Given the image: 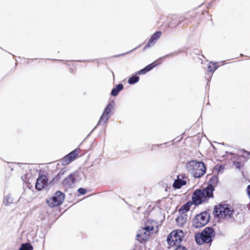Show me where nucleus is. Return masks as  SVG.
<instances>
[{"instance_id":"f257e3e1","label":"nucleus","mask_w":250,"mask_h":250,"mask_svg":"<svg viewBox=\"0 0 250 250\" xmlns=\"http://www.w3.org/2000/svg\"><path fill=\"white\" fill-rule=\"evenodd\" d=\"M188 171L195 178H200L203 176L206 168L204 164L201 162L191 161L186 166Z\"/></svg>"},{"instance_id":"f03ea898","label":"nucleus","mask_w":250,"mask_h":250,"mask_svg":"<svg viewBox=\"0 0 250 250\" xmlns=\"http://www.w3.org/2000/svg\"><path fill=\"white\" fill-rule=\"evenodd\" d=\"M213 188L212 186H208L203 190H196L194 191L192 199L193 204L199 205L205 201L207 198L212 196Z\"/></svg>"},{"instance_id":"7ed1b4c3","label":"nucleus","mask_w":250,"mask_h":250,"mask_svg":"<svg viewBox=\"0 0 250 250\" xmlns=\"http://www.w3.org/2000/svg\"><path fill=\"white\" fill-rule=\"evenodd\" d=\"M158 227V224L154 221H148L144 227H142L137 232V237L138 241L143 243L146 241L153 232L154 229Z\"/></svg>"},{"instance_id":"20e7f679","label":"nucleus","mask_w":250,"mask_h":250,"mask_svg":"<svg viewBox=\"0 0 250 250\" xmlns=\"http://www.w3.org/2000/svg\"><path fill=\"white\" fill-rule=\"evenodd\" d=\"M215 236V232L212 228H205L201 233L196 234L195 240L199 245H202L204 243H209L212 241L213 237Z\"/></svg>"},{"instance_id":"39448f33","label":"nucleus","mask_w":250,"mask_h":250,"mask_svg":"<svg viewBox=\"0 0 250 250\" xmlns=\"http://www.w3.org/2000/svg\"><path fill=\"white\" fill-rule=\"evenodd\" d=\"M214 212L220 219H229L231 217L233 210L228 205H220L215 207Z\"/></svg>"},{"instance_id":"423d86ee","label":"nucleus","mask_w":250,"mask_h":250,"mask_svg":"<svg viewBox=\"0 0 250 250\" xmlns=\"http://www.w3.org/2000/svg\"><path fill=\"white\" fill-rule=\"evenodd\" d=\"M184 236V232L181 229H177L171 232L167 237L168 244L173 247L178 245Z\"/></svg>"},{"instance_id":"0eeeda50","label":"nucleus","mask_w":250,"mask_h":250,"mask_svg":"<svg viewBox=\"0 0 250 250\" xmlns=\"http://www.w3.org/2000/svg\"><path fill=\"white\" fill-rule=\"evenodd\" d=\"M209 215L203 212L197 215L193 219V226L195 228H200L206 225L209 221Z\"/></svg>"},{"instance_id":"6e6552de","label":"nucleus","mask_w":250,"mask_h":250,"mask_svg":"<svg viewBox=\"0 0 250 250\" xmlns=\"http://www.w3.org/2000/svg\"><path fill=\"white\" fill-rule=\"evenodd\" d=\"M64 198V194L60 191H57L52 197L47 200V203L50 207H55L61 204Z\"/></svg>"},{"instance_id":"1a4fd4ad","label":"nucleus","mask_w":250,"mask_h":250,"mask_svg":"<svg viewBox=\"0 0 250 250\" xmlns=\"http://www.w3.org/2000/svg\"><path fill=\"white\" fill-rule=\"evenodd\" d=\"M114 105L115 103L113 101L110 102L108 104L100 118L99 124H100L102 122L105 123L108 120L109 118V116L108 114L113 109Z\"/></svg>"},{"instance_id":"9d476101","label":"nucleus","mask_w":250,"mask_h":250,"mask_svg":"<svg viewBox=\"0 0 250 250\" xmlns=\"http://www.w3.org/2000/svg\"><path fill=\"white\" fill-rule=\"evenodd\" d=\"M187 182V178L184 175H180L177 176V178L175 179L173 184V187L175 189H179L182 186L186 185Z\"/></svg>"},{"instance_id":"9b49d317","label":"nucleus","mask_w":250,"mask_h":250,"mask_svg":"<svg viewBox=\"0 0 250 250\" xmlns=\"http://www.w3.org/2000/svg\"><path fill=\"white\" fill-rule=\"evenodd\" d=\"M47 183V179L46 176L41 175L37 179L36 184V188L38 190L42 189Z\"/></svg>"},{"instance_id":"f8f14e48","label":"nucleus","mask_w":250,"mask_h":250,"mask_svg":"<svg viewBox=\"0 0 250 250\" xmlns=\"http://www.w3.org/2000/svg\"><path fill=\"white\" fill-rule=\"evenodd\" d=\"M161 32L158 31L155 33L150 38L149 41L148 42L144 48V49H146L150 46L153 45L156 42V41L159 39L161 36Z\"/></svg>"},{"instance_id":"ddd939ff","label":"nucleus","mask_w":250,"mask_h":250,"mask_svg":"<svg viewBox=\"0 0 250 250\" xmlns=\"http://www.w3.org/2000/svg\"><path fill=\"white\" fill-rule=\"evenodd\" d=\"M187 220L188 216L186 213H180L176 220L177 224L179 226L185 225L187 223Z\"/></svg>"},{"instance_id":"4468645a","label":"nucleus","mask_w":250,"mask_h":250,"mask_svg":"<svg viewBox=\"0 0 250 250\" xmlns=\"http://www.w3.org/2000/svg\"><path fill=\"white\" fill-rule=\"evenodd\" d=\"M74 182V177L73 174H70L66 177L63 182V184L66 186H72Z\"/></svg>"},{"instance_id":"2eb2a0df","label":"nucleus","mask_w":250,"mask_h":250,"mask_svg":"<svg viewBox=\"0 0 250 250\" xmlns=\"http://www.w3.org/2000/svg\"><path fill=\"white\" fill-rule=\"evenodd\" d=\"M157 65V64L155 63V62H154L146 66L145 68L140 70L138 72V74H139L140 75L144 74L146 73V72L151 70L153 67L156 66Z\"/></svg>"},{"instance_id":"dca6fc26","label":"nucleus","mask_w":250,"mask_h":250,"mask_svg":"<svg viewBox=\"0 0 250 250\" xmlns=\"http://www.w3.org/2000/svg\"><path fill=\"white\" fill-rule=\"evenodd\" d=\"M123 88V85L122 84H118L116 87L113 89L111 91V95L115 96H117L120 91Z\"/></svg>"},{"instance_id":"f3484780","label":"nucleus","mask_w":250,"mask_h":250,"mask_svg":"<svg viewBox=\"0 0 250 250\" xmlns=\"http://www.w3.org/2000/svg\"><path fill=\"white\" fill-rule=\"evenodd\" d=\"M79 153V150L78 149H75L70 153L68 154L69 158L71 159L73 161L74 160L76 157H77L78 154Z\"/></svg>"},{"instance_id":"a211bd4d","label":"nucleus","mask_w":250,"mask_h":250,"mask_svg":"<svg viewBox=\"0 0 250 250\" xmlns=\"http://www.w3.org/2000/svg\"><path fill=\"white\" fill-rule=\"evenodd\" d=\"M190 204L189 203L183 206L179 209V212L180 213H186V212L188 211L190 209Z\"/></svg>"},{"instance_id":"6ab92c4d","label":"nucleus","mask_w":250,"mask_h":250,"mask_svg":"<svg viewBox=\"0 0 250 250\" xmlns=\"http://www.w3.org/2000/svg\"><path fill=\"white\" fill-rule=\"evenodd\" d=\"M32 249L33 248L30 244L26 243L21 246L20 250H32Z\"/></svg>"},{"instance_id":"aec40b11","label":"nucleus","mask_w":250,"mask_h":250,"mask_svg":"<svg viewBox=\"0 0 250 250\" xmlns=\"http://www.w3.org/2000/svg\"><path fill=\"white\" fill-rule=\"evenodd\" d=\"M72 161L69 158L68 155H66L62 160V164L63 166L69 164Z\"/></svg>"},{"instance_id":"412c9836","label":"nucleus","mask_w":250,"mask_h":250,"mask_svg":"<svg viewBox=\"0 0 250 250\" xmlns=\"http://www.w3.org/2000/svg\"><path fill=\"white\" fill-rule=\"evenodd\" d=\"M217 68L216 63L210 62L208 65V71L214 72Z\"/></svg>"},{"instance_id":"4be33fe9","label":"nucleus","mask_w":250,"mask_h":250,"mask_svg":"<svg viewBox=\"0 0 250 250\" xmlns=\"http://www.w3.org/2000/svg\"><path fill=\"white\" fill-rule=\"evenodd\" d=\"M139 77L138 76H133L129 78L128 80V83L130 84H134L138 82Z\"/></svg>"},{"instance_id":"5701e85b","label":"nucleus","mask_w":250,"mask_h":250,"mask_svg":"<svg viewBox=\"0 0 250 250\" xmlns=\"http://www.w3.org/2000/svg\"><path fill=\"white\" fill-rule=\"evenodd\" d=\"M11 202H12V199L10 197L7 196V197H5V198L4 199V203L6 205H8Z\"/></svg>"},{"instance_id":"b1692460","label":"nucleus","mask_w":250,"mask_h":250,"mask_svg":"<svg viewBox=\"0 0 250 250\" xmlns=\"http://www.w3.org/2000/svg\"><path fill=\"white\" fill-rule=\"evenodd\" d=\"M233 166L237 168H240L242 165L241 163L234 162L233 163Z\"/></svg>"},{"instance_id":"393cba45","label":"nucleus","mask_w":250,"mask_h":250,"mask_svg":"<svg viewBox=\"0 0 250 250\" xmlns=\"http://www.w3.org/2000/svg\"><path fill=\"white\" fill-rule=\"evenodd\" d=\"M175 250H187L186 248L182 246H179Z\"/></svg>"},{"instance_id":"a878e982","label":"nucleus","mask_w":250,"mask_h":250,"mask_svg":"<svg viewBox=\"0 0 250 250\" xmlns=\"http://www.w3.org/2000/svg\"><path fill=\"white\" fill-rule=\"evenodd\" d=\"M79 192L81 194H84L85 193V190L84 188H80L79 189Z\"/></svg>"},{"instance_id":"bb28decb","label":"nucleus","mask_w":250,"mask_h":250,"mask_svg":"<svg viewBox=\"0 0 250 250\" xmlns=\"http://www.w3.org/2000/svg\"><path fill=\"white\" fill-rule=\"evenodd\" d=\"M242 155L244 157H248L250 155V153L247 151H244Z\"/></svg>"},{"instance_id":"cd10ccee","label":"nucleus","mask_w":250,"mask_h":250,"mask_svg":"<svg viewBox=\"0 0 250 250\" xmlns=\"http://www.w3.org/2000/svg\"><path fill=\"white\" fill-rule=\"evenodd\" d=\"M247 193H248V195L250 199V185L247 188Z\"/></svg>"}]
</instances>
